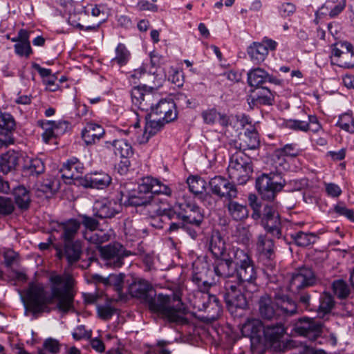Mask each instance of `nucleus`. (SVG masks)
I'll return each instance as SVG.
<instances>
[{
  "label": "nucleus",
  "mask_w": 354,
  "mask_h": 354,
  "mask_svg": "<svg viewBox=\"0 0 354 354\" xmlns=\"http://www.w3.org/2000/svg\"><path fill=\"white\" fill-rule=\"evenodd\" d=\"M50 295L48 296L44 286L40 283L29 285L27 297L30 310L34 313H50L48 304L56 301V308L66 313L74 308L75 292L73 281L70 276L53 274L50 276Z\"/></svg>",
  "instance_id": "obj_1"
},
{
  "label": "nucleus",
  "mask_w": 354,
  "mask_h": 354,
  "mask_svg": "<svg viewBox=\"0 0 354 354\" xmlns=\"http://www.w3.org/2000/svg\"><path fill=\"white\" fill-rule=\"evenodd\" d=\"M128 291L131 297L146 304L152 313L171 322L180 320L183 303L178 297L174 295H156L151 283L144 279L134 280L129 286Z\"/></svg>",
  "instance_id": "obj_2"
},
{
  "label": "nucleus",
  "mask_w": 354,
  "mask_h": 354,
  "mask_svg": "<svg viewBox=\"0 0 354 354\" xmlns=\"http://www.w3.org/2000/svg\"><path fill=\"white\" fill-rule=\"evenodd\" d=\"M192 281L198 288L194 295V308L198 311L206 312L209 319H217L222 313V306L216 296L208 292L211 283L203 280L197 273L193 275Z\"/></svg>",
  "instance_id": "obj_3"
},
{
  "label": "nucleus",
  "mask_w": 354,
  "mask_h": 354,
  "mask_svg": "<svg viewBox=\"0 0 354 354\" xmlns=\"http://www.w3.org/2000/svg\"><path fill=\"white\" fill-rule=\"evenodd\" d=\"M178 211L171 209V204H163L155 210L156 215L167 216L169 219H178L183 221V225H192L200 227L204 219L203 210L196 203L184 202L178 205Z\"/></svg>",
  "instance_id": "obj_4"
},
{
  "label": "nucleus",
  "mask_w": 354,
  "mask_h": 354,
  "mask_svg": "<svg viewBox=\"0 0 354 354\" xmlns=\"http://www.w3.org/2000/svg\"><path fill=\"white\" fill-rule=\"evenodd\" d=\"M235 272L239 286H244L245 291L254 292L258 290L256 283L257 278V270L250 257L244 250L239 248L232 249Z\"/></svg>",
  "instance_id": "obj_5"
},
{
  "label": "nucleus",
  "mask_w": 354,
  "mask_h": 354,
  "mask_svg": "<svg viewBox=\"0 0 354 354\" xmlns=\"http://www.w3.org/2000/svg\"><path fill=\"white\" fill-rule=\"evenodd\" d=\"M248 201L250 207L253 210L252 217L254 219H261V225L265 230L277 237L281 235V221L279 214L275 207L270 205H266L261 213V205L255 194H250Z\"/></svg>",
  "instance_id": "obj_6"
},
{
  "label": "nucleus",
  "mask_w": 354,
  "mask_h": 354,
  "mask_svg": "<svg viewBox=\"0 0 354 354\" xmlns=\"http://www.w3.org/2000/svg\"><path fill=\"white\" fill-rule=\"evenodd\" d=\"M252 172V164L245 153L236 151L232 155L227 167V174L233 182L244 185L251 178Z\"/></svg>",
  "instance_id": "obj_7"
},
{
  "label": "nucleus",
  "mask_w": 354,
  "mask_h": 354,
  "mask_svg": "<svg viewBox=\"0 0 354 354\" xmlns=\"http://www.w3.org/2000/svg\"><path fill=\"white\" fill-rule=\"evenodd\" d=\"M279 176L274 173L262 174L256 180V189L265 201H274L283 189L285 183L278 180Z\"/></svg>",
  "instance_id": "obj_8"
},
{
  "label": "nucleus",
  "mask_w": 354,
  "mask_h": 354,
  "mask_svg": "<svg viewBox=\"0 0 354 354\" xmlns=\"http://www.w3.org/2000/svg\"><path fill=\"white\" fill-rule=\"evenodd\" d=\"M239 284L230 279L226 280L224 283L225 290L224 299L228 310L232 313L234 309H244L248 306L246 297L242 292V289L245 290V288L239 286Z\"/></svg>",
  "instance_id": "obj_9"
},
{
  "label": "nucleus",
  "mask_w": 354,
  "mask_h": 354,
  "mask_svg": "<svg viewBox=\"0 0 354 354\" xmlns=\"http://www.w3.org/2000/svg\"><path fill=\"white\" fill-rule=\"evenodd\" d=\"M142 178L140 183L138 185V190L128 195L122 194L121 201L124 200L126 205L131 206H148V211L153 212L151 216H157L155 214V210L159 207H157L154 197L151 196L149 189H143Z\"/></svg>",
  "instance_id": "obj_10"
},
{
  "label": "nucleus",
  "mask_w": 354,
  "mask_h": 354,
  "mask_svg": "<svg viewBox=\"0 0 354 354\" xmlns=\"http://www.w3.org/2000/svg\"><path fill=\"white\" fill-rule=\"evenodd\" d=\"M317 278L312 269L303 267L297 270L292 274L289 283V289L293 293L313 286L316 283Z\"/></svg>",
  "instance_id": "obj_11"
},
{
  "label": "nucleus",
  "mask_w": 354,
  "mask_h": 354,
  "mask_svg": "<svg viewBox=\"0 0 354 354\" xmlns=\"http://www.w3.org/2000/svg\"><path fill=\"white\" fill-rule=\"evenodd\" d=\"M277 46L276 41L264 37L261 42H253L248 48L247 53L254 64H259L266 59L269 50H275Z\"/></svg>",
  "instance_id": "obj_12"
},
{
  "label": "nucleus",
  "mask_w": 354,
  "mask_h": 354,
  "mask_svg": "<svg viewBox=\"0 0 354 354\" xmlns=\"http://www.w3.org/2000/svg\"><path fill=\"white\" fill-rule=\"evenodd\" d=\"M283 124L288 129L304 133L311 131L313 133H317L323 130L321 122L317 116L315 114H309L308 115V120L306 121L297 119H288L286 120Z\"/></svg>",
  "instance_id": "obj_13"
},
{
  "label": "nucleus",
  "mask_w": 354,
  "mask_h": 354,
  "mask_svg": "<svg viewBox=\"0 0 354 354\" xmlns=\"http://www.w3.org/2000/svg\"><path fill=\"white\" fill-rule=\"evenodd\" d=\"M143 189H149L151 196L153 195H164L170 199V201L162 203L160 207H163V204L170 203L175 202L176 197V194L172 190L170 185L165 184L160 179L153 178L151 176H145L142 178V187Z\"/></svg>",
  "instance_id": "obj_14"
},
{
  "label": "nucleus",
  "mask_w": 354,
  "mask_h": 354,
  "mask_svg": "<svg viewBox=\"0 0 354 354\" xmlns=\"http://www.w3.org/2000/svg\"><path fill=\"white\" fill-rule=\"evenodd\" d=\"M295 330L299 335L315 341L322 333V324L313 318L304 317L296 323Z\"/></svg>",
  "instance_id": "obj_15"
},
{
  "label": "nucleus",
  "mask_w": 354,
  "mask_h": 354,
  "mask_svg": "<svg viewBox=\"0 0 354 354\" xmlns=\"http://www.w3.org/2000/svg\"><path fill=\"white\" fill-rule=\"evenodd\" d=\"M149 109L151 114L159 116L165 123L175 120L178 116L176 104L171 100L161 99L156 104L152 101Z\"/></svg>",
  "instance_id": "obj_16"
},
{
  "label": "nucleus",
  "mask_w": 354,
  "mask_h": 354,
  "mask_svg": "<svg viewBox=\"0 0 354 354\" xmlns=\"http://www.w3.org/2000/svg\"><path fill=\"white\" fill-rule=\"evenodd\" d=\"M209 186L212 194L221 198L232 199L237 196V189L234 184L221 176H216L211 178Z\"/></svg>",
  "instance_id": "obj_17"
},
{
  "label": "nucleus",
  "mask_w": 354,
  "mask_h": 354,
  "mask_svg": "<svg viewBox=\"0 0 354 354\" xmlns=\"http://www.w3.org/2000/svg\"><path fill=\"white\" fill-rule=\"evenodd\" d=\"M239 140L240 142L231 140L229 142L230 149L234 148L242 152L246 150H255L260 146L259 133L254 127L246 129Z\"/></svg>",
  "instance_id": "obj_18"
},
{
  "label": "nucleus",
  "mask_w": 354,
  "mask_h": 354,
  "mask_svg": "<svg viewBox=\"0 0 354 354\" xmlns=\"http://www.w3.org/2000/svg\"><path fill=\"white\" fill-rule=\"evenodd\" d=\"M120 203L114 199L102 198L94 203V215L100 218H111L122 211Z\"/></svg>",
  "instance_id": "obj_19"
},
{
  "label": "nucleus",
  "mask_w": 354,
  "mask_h": 354,
  "mask_svg": "<svg viewBox=\"0 0 354 354\" xmlns=\"http://www.w3.org/2000/svg\"><path fill=\"white\" fill-rule=\"evenodd\" d=\"M84 12L86 15H91L94 17H100V20L92 25L83 26L77 23L75 26L80 30L97 32L100 26L106 21V6L104 4H88L84 7Z\"/></svg>",
  "instance_id": "obj_20"
},
{
  "label": "nucleus",
  "mask_w": 354,
  "mask_h": 354,
  "mask_svg": "<svg viewBox=\"0 0 354 354\" xmlns=\"http://www.w3.org/2000/svg\"><path fill=\"white\" fill-rule=\"evenodd\" d=\"M84 167L77 158L72 157L64 163L60 169L62 178L65 180L66 183H71V180H78L80 183V179L82 178V174L84 173Z\"/></svg>",
  "instance_id": "obj_21"
},
{
  "label": "nucleus",
  "mask_w": 354,
  "mask_h": 354,
  "mask_svg": "<svg viewBox=\"0 0 354 354\" xmlns=\"http://www.w3.org/2000/svg\"><path fill=\"white\" fill-rule=\"evenodd\" d=\"M147 86H135L131 91L132 103L142 111H148L154 98L151 90H147Z\"/></svg>",
  "instance_id": "obj_22"
},
{
  "label": "nucleus",
  "mask_w": 354,
  "mask_h": 354,
  "mask_svg": "<svg viewBox=\"0 0 354 354\" xmlns=\"http://www.w3.org/2000/svg\"><path fill=\"white\" fill-rule=\"evenodd\" d=\"M101 257L114 268H120L123 265L124 249L120 244H109L100 248Z\"/></svg>",
  "instance_id": "obj_23"
},
{
  "label": "nucleus",
  "mask_w": 354,
  "mask_h": 354,
  "mask_svg": "<svg viewBox=\"0 0 354 354\" xmlns=\"http://www.w3.org/2000/svg\"><path fill=\"white\" fill-rule=\"evenodd\" d=\"M80 227V223L73 218L64 222H52L51 223V230L61 232V239L64 242L73 241Z\"/></svg>",
  "instance_id": "obj_24"
},
{
  "label": "nucleus",
  "mask_w": 354,
  "mask_h": 354,
  "mask_svg": "<svg viewBox=\"0 0 354 354\" xmlns=\"http://www.w3.org/2000/svg\"><path fill=\"white\" fill-rule=\"evenodd\" d=\"M111 177L103 171H94L86 174L80 179V185L84 187L102 189L111 183Z\"/></svg>",
  "instance_id": "obj_25"
},
{
  "label": "nucleus",
  "mask_w": 354,
  "mask_h": 354,
  "mask_svg": "<svg viewBox=\"0 0 354 354\" xmlns=\"http://www.w3.org/2000/svg\"><path fill=\"white\" fill-rule=\"evenodd\" d=\"M102 126L93 122H88L81 131V138L85 145L91 146L98 142L104 136Z\"/></svg>",
  "instance_id": "obj_26"
},
{
  "label": "nucleus",
  "mask_w": 354,
  "mask_h": 354,
  "mask_svg": "<svg viewBox=\"0 0 354 354\" xmlns=\"http://www.w3.org/2000/svg\"><path fill=\"white\" fill-rule=\"evenodd\" d=\"M257 247L258 251L261 253V258L265 259L263 264L268 266L272 270L274 267L272 261L274 245L272 239L267 236L260 235L258 237Z\"/></svg>",
  "instance_id": "obj_27"
},
{
  "label": "nucleus",
  "mask_w": 354,
  "mask_h": 354,
  "mask_svg": "<svg viewBox=\"0 0 354 354\" xmlns=\"http://www.w3.org/2000/svg\"><path fill=\"white\" fill-rule=\"evenodd\" d=\"M275 304L278 311L277 319L281 317L292 316L297 312V304L287 295H276Z\"/></svg>",
  "instance_id": "obj_28"
},
{
  "label": "nucleus",
  "mask_w": 354,
  "mask_h": 354,
  "mask_svg": "<svg viewBox=\"0 0 354 354\" xmlns=\"http://www.w3.org/2000/svg\"><path fill=\"white\" fill-rule=\"evenodd\" d=\"M259 310L263 319H277V307L275 299L273 300L268 295L261 296L259 301Z\"/></svg>",
  "instance_id": "obj_29"
},
{
  "label": "nucleus",
  "mask_w": 354,
  "mask_h": 354,
  "mask_svg": "<svg viewBox=\"0 0 354 354\" xmlns=\"http://www.w3.org/2000/svg\"><path fill=\"white\" fill-rule=\"evenodd\" d=\"M165 122L160 118L146 122L142 135L138 138L140 144L147 143L149 139L157 134L165 125Z\"/></svg>",
  "instance_id": "obj_30"
},
{
  "label": "nucleus",
  "mask_w": 354,
  "mask_h": 354,
  "mask_svg": "<svg viewBox=\"0 0 354 354\" xmlns=\"http://www.w3.org/2000/svg\"><path fill=\"white\" fill-rule=\"evenodd\" d=\"M209 248L212 254L217 259L227 257L225 242L218 231L214 232L212 234Z\"/></svg>",
  "instance_id": "obj_31"
},
{
  "label": "nucleus",
  "mask_w": 354,
  "mask_h": 354,
  "mask_svg": "<svg viewBox=\"0 0 354 354\" xmlns=\"http://www.w3.org/2000/svg\"><path fill=\"white\" fill-rule=\"evenodd\" d=\"M262 322L259 319H248L242 326L241 331L244 337L251 339L260 337L261 332L263 331Z\"/></svg>",
  "instance_id": "obj_32"
},
{
  "label": "nucleus",
  "mask_w": 354,
  "mask_h": 354,
  "mask_svg": "<svg viewBox=\"0 0 354 354\" xmlns=\"http://www.w3.org/2000/svg\"><path fill=\"white\" fill-rule=\"evenodd\" d=\"M19 157L15 151H8L0 158V171L7 174L15 169L19 164Z\"/></svg>",
  "instance_id": "obj_33"
},
{
  "label": "nucleus",
  "mask_w": 354,
  "mask_h": 354,
  "mask_svg": "<svg viewBox=\"0 0 354 354\" xmlns=\"http://www.w3.org/2000/svg\"><path fill=\"white\" fill-rule=\"evenodd\" d=\"M131 56V53L125 44L119 43L115 49V57L111 59L110 64L112 66L122 67L128 64Z\"/></svg>",
  "instance_id": "obj_34"
},
{
  "label": "nucleus",
  "mask_w": 354,
  "mask_h": 354,
  "mask_svg": "<svg viewBox=\"0 0 354 354\" xmlns=\"http://www.w3.org/2000/svg\"><path fill=\"white\" fill-rule=\"evenodd\" d=\"M64 243V255L69 264L77 262L82 254V245L80 241Z\"/></svg>",
  "instance_id": "obj_35"
},
{
  "label": "nucleus",
  "mask_w": 354,
  "mask_h": 354,
  "mask_svg": "<svg viewBox=\"0 0 354 354\" xmlns=\"http://www.w3.org/2000/svg\"><path fill=\"white\" fill-rule=\"evenodd\" d=\"M227 209L229 214L234 221H242L248 218V209L245 205L229 199Z\"/></svg>",
  "instance_id": "obj_36"
},
{
  "label": "nucleus",
  "mask_w": 354,
  "mask_h": 354,
  "mask_svg": "<svg viewBox=\"0 0 354 354\" xmlns=\"http://www.w3.org/2000/svg\"><path fill=\"white\" fill-rule=\"evenodd\" d=\"M221 261L214 266V272L217 276L230 278L233 277V274L235 272V269L232 268V263H234V259L231 257L220 258Z\"/></svg>",
  "instance_id": "obj_37"
},
{
  "label": "nucleus",
  "mask_w": 354,
  "mask_h": 354,
  "mask_svg": "<svg viewBox=\"0 0 354 354\" xmlns=\"http://www.w3.org/2000/svg\"><path fill=\"white\" fill-rule=\"evenodd\" d=\"M286 333V328L281 322L268 325L263 328L265 338L271 342L278 341Z\"/></svg>",
  "instance_id": "obj_38"
},
{
  "label": "nucleus",
  "mask_w": 354,
  "mask_h": 354,
  "mask_svg": "<svg viewBox=\"0 0 354 354\" xmlns=\"http://www.w3.org/2000/svg\"><path fill=\"white\" fill-rule=\"evenodd\" d=\"M294 243L299 247H307L316 242L317 236L315 233L299 231L290 234Z\"/></svg>",
  "instance_id": "obj_39"
},
{
  "label": "nucleus",
  "mask_w": 354,
  "mask_h": 354,
  "mask_svg": "<svg viewBox=\"0 0 354 354\" xmlns=\"http://www.w3.org/2000/svg\"><path fill=\"white\" fill-rule=\"evenodd\" d=\"M15 201L21 209H27L30 203L29 192L24 186H18L13 191Z\"/></svg>",
  "instance_id": "obj_40"
},
{
  "label": "nucleus",
  "mask_w": 354,
  "mask_h": 354,
  "mask_svg": "<svg viewBox=\"0 0 354 354\" xmlns=\"http://www.w3.org/2000/svg\"><path fill=\"white\" fill-rule=\"evenodd\" d=\"M336 126L349 133H354V117L353 112L348 111L339 115Z\"/></svg>",
  "instance_id": "obj_41"
},
{
  "label": "nucleus",
  "mask_w": 354,
  "mask_h": 354,
  "mask_svg": "<svg viewBox=\"0 0 354 354\" xmlns=\"http://www.w3.org/2000/svg\"><path fill=\"white\" fill-rule=\"evenodd\" d=\"M112 145L115 156H119L120 158H129L133 155L131 145L124 139L115 140Z\"/></svg>",
  "instance_id": "obj_42"
},
{
  "label": "nucleus",
  "mask_w": 354,
  "mask_h": 354,
  "mask_svg": "<svg viewBox=\"0 0 354 354\" xmlns=\"http://www.w3.org/2000/svg\"><path fill=\"white\" fill-rule=\"evenodd\" d=\"M189 191L196 196H198L206 190L207 182L199 176H190L187 179Z\"/></svg>",
  "instance_id": "obj_43"
},
{
  "label": "nucleus",
  "mask_w": 354,
  "mask_h": 354,
  "mask_svg": "<svg viewBox=\"0 0 354 354\" xmlns=\"http://www.w3.org/2000/svg\"><path fill=\"white\" fill-rule=\"evenodd\" d=\"M45 165L40 158H32L24 166V172L28 176H37L44 173Z\"/></svg>",
  "instance_id": "obj_44"
},
{
  "label": "nucleus",
  "mask_w": 354,
  "mask_h": 354,
  "mask_svg": "<svg viewBox=\"0 0 354 354\" xmlns=\"http://www.w3.org/2000/svg\"><path fill=\"white\" fill-rule=\"evenodd\" d=\"M248 82L250 86L261 87L266 82V71L260 68H257L248 73Z\"/></svg>",
  "instance_id": "obj_45"
},
{
  "label": "nucleus",
  "mask_w": 354,
  "mask_h": 354,
  "mask_svg": "<svg viewBox=\"0 0 354 354\" xmlns=\"http://www.w3.org/2000/svg\"><path fill=\"white\" fill-rule=\"evenodd\" d=\"M252 100L261 105H272L274 101V95L269 88L261 87V88L252 96Z\"/></svg>",
  "instance_id": "obj_46"
},
{
  "label": "nucleus",
  "mask_w": 354,
  "mask_h": 354,
  "mask_svg": "<svg viewBox=\"0 0 354 354\" xmlns=\"http://www.w3.org/2000/svg\"><path fill=\"white\" fill-rule=\"evenodd\" d=\"M333 65L342 68H352L354 66V50L352 45L351 48H346L344 52H342V57Z\"/></svg>",
  "instance_id": "obj_47"
},
{
  "label": "nucleus",
  "mask_w": 354,
  "mask_h": 354,
  "mask_svg": "<svg viewBox=\"0 0 354 354\" xmlns=\"http://www.w3.org/2000/svg\"><path fill=\"white\" fill-rule=\"evenodd\" d=\"M16 122L13 116L8 113H0V129L1 131H5L6 133H12V131L15 129Z\"/></svg>",
  "instance_id": "obj_48"
},
{
  "label": "nucleus",
  "mask_w": 354,
  "mask_h": 354,
  "mask_svg": "<svg viewBox=\"0 0 354 354\" xmlns=\"http://www.w3.org/2000/svg\"><path fill=\"white\" fill-rule=\"evenodd\" d=\"M351 44L347 41L336 42L331 46L330 61L331 64H334L335 62L342 57V52H344L346 48H351Z\"/></svg>",
  "instance_id": "obj_49"
},
{
  "label": "nucleus",
  "mask_w": 354,
  "mask_h": 354,
  "mask_svg": "<svg viewBox=\"0 0 354 354\" xmlns=\"http://www.w3.org/2000/svg\"><path fill=\"white\" fill-rule=\"evenodd\" d=\"M234 236L238 243L247 244L250 239L251 234L248 227L239 224L234 232Z\"/></svg>",
  "instance_id": "obj_50"
},
{
  "label": "nucleus",
  "mask_w": 354,
  "mask_h": 354,
  "mask_svg": "<svg viewBox=\"0 0 354 354\" xmlns=\"http://www.w3.org/2000/svg\"><path fill=\"white\" fill-rule=\"evenodd\" d=\"M333 212L338 216H344L351 222H354V212L346 207L345 203L339 201L333 205Z\"/></svg>",
  "instance_id": "obj_51"
},
{
  "label": "nucleus",
  "mask_w": 354,
  "mask_h": 354,
  "mask_svg": "<svg viewBox=\"0 0 354 354\" xmlns=\"http://www.w3.org/2000/svg\"><path fill=\"white\" fill-rule=\"evenodd\" d=\"M40 127L44 129L41 138L45 143H48L53 138L57 137L50 120L39 121Z\"/></svg>",
  "instance_id": "obj_52"
},
{
  "label": "nucleus",
  "mask_w": 354,
  "mask_h": 354,
  "mask_svg": "<svg viewBox=\"0 0 354 354\" xmlns=\"http://www.w3.org/2000/svg\"><path fill=\"white\" fill-rule=\"evenodd\" d=\"M333 289L335 295L341 299L348 296L350 290L347 284L343 280H337L333 283Z\"/></svg>",
  "instance_id": "obj_53"
},
{
  "label": "nucleus",
  "mask_w": 354,
  "mask_h": 354,
  "mask_svg": "<svg viewBox=\"0 0 354 354\" xmlns=\"http://www.w3.org/2000/svg\"><path fill=\"white\" fill-rule=\"evenodd\" d=\"M124 277V274L120 273L110 274L107 278L108 283L114 287L118 294L122 292Z\"/></svg>",
  "instance_id": "obj_54"
},
{
  "label": "nucleus",
  "mask_w": 354,
  "mask_h": 354,
  "mask_svg": "<svg viewBox=\"0 0 354 354\" xmlns=\"http://www.w3.org/2000/svg\"><path fill=\"white\" fill-rule=\"evenodd\" d=\"M50 123H53L51 124V126L57 136L64 135L71 129V123L66 120H50Z\"/></svg>",
  "instance_id": "obj_55"
},
{
  "label": "nucleus",
  "mask_w": 354,
  "mask_h": 354,
  "mask_svg": "<svg viewBox=\"0 0 354 354\" xmlns=\"http://www.w3.org/2000/svg\"><path fill=\"white\" fill-rule=\"evenodd\" d=\"M279 154L283 156L295 158L301 153L297 144H286L282 148L279 149Z\"/></svg>",
  "instance_id": "obj_56"
},
{
  "label": "nucleus",
  "mask_w": 354,
  "mask_h": 354,
  "mask_svg": "<svg viewBox=\"0 0 354 354\" xmlns=\"http://www.w3.org/2000/svg\"><path fill=\"white\" fill-rule=\"evenodd\" d=\"M168 80L178 87L182 86L184 84L183 72L173 66L170 68Z\"/></svg>",
  "instance_id": "obj_57"
},
{
  "label": "nucleus",
  "mask_w": 354,
  "mask_h": 354,
  "mask_svg": "<svg viewBox=\"0 0 354 354\" xmlns=\"http://www.w3.org/2000/svg\"><path fill=\"white\" fill-rule=\"evenodd\" d=\"M324 185L325 192L328 197L337 198L342 194V190L340 186L335 183L324 182Z\"/></svg>",
  "instance_id": "obj_58"
},
{
  "label": "nucleus",
  "mask_w": 354,
  "mask_h": 354,
  "mask_svg": "<svg viewBox=\"0 0 354 354\" xmlns=\"http://www.w3.org/2000/svg\"><path fill=\"white\" fill-rule=\"evenodd\" d=\"M14 49L15 53L20 57H28L32 53L30 42L17 43L14 45Z\"/></svg>",
  "instance_id": "obj_59"
},
{
  "label": "nucleus",
  "mask_w": 354,
  "mask_h": 354,
  "mask_svg": "<svg viewBox=\"0 0 354 354\" xmlns=\"http://www.w3.org/2000/svg\"><path fill=\"white\" fill-rule=\"evenodd\" d=\"M115 308L110 305H100L97 308L99 317L104 320L110 319L115 313Z\"/></svg>",
  "instance_id": "obj_60"
},
{
  "label": "nucleus",
  "mask_w": 354,
  "mask_h": 354,
  "mask_svg": "<svg viewBox=\"0 0 354 354\" xmlns=\"http://www.w3.org/2000/svg\"><path fill=\"white\" fill-rule=\"evenodd\" d=\"M219 112L215 109L212 108L202 112L201 116L203 122L207 124H214L217 122Z\"/></svg>",
  "instance_id": "obj_61"
},
{
  "label": "nucleus",
  "mask_w": 354,
  "mask_h": 354,
  "mask_svg": "<svg viewBox=\"0 0 354 354\" xmlns=\"http://www.w3.org/2000/svg\"><path fill=\"white\" fill-rule=\"evenodd\" d=\"M334 306L333 298L328 295L320 297L319 310L324 314L329 313Z\"/></svg>",
  "instance_id": "obj_62"
},
{
  "label": "nucleus",
  "mask_w": 354,
  "mask_h": 354,
  "mask_svg": "<svg viewBox=\"0 0 354 354\" xmlns=\"http://www.w3.org/2000/svg\"><path fill=\"white\" fill-rule=\"evenodd\" d=\"M14 209L10 199L0 196V215H9L12 213Z\"/></svg>",
  "instance_id": "obj_63"
},
{
  "label": "nucleus",
  "mask_w": 354,
  "mask_h": 354,
  "mask_svg": "<svg viewBox=\"0 0 354 354\" xmlns=\"http://www.w3.org/2000/svg\"><path fill=\"white\" fill-rule=\"evenodd\" d=\"M147 71L144 66H140L134 69L129 73L128 77L129 82L131 84H137L140 80L146 74Z\"/></svg>",
  "instance_id": "obj_64"
}]
</instances>
